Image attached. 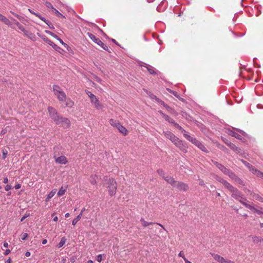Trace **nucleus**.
Segmentation results:
<instances>
[{"mask_svg":"<svg viewBox=\"0 0 263 263\" xmlns=\"http://www.w3.org/2000/svg\"><path fill=\"white\" fill-rule=\"evenodd\" d=\"M253 197L255 199L258 200L259 201L263 202V198L261 197H260L259 195H256V194H254L253 195Z\"/></svg>","mask_w":263,"mask_h":263,"instance_id":"obj_44","label":"nucleus"},{"mask_svg":"<svg viewBox=\"0 0 263 263\" xmlns=\"http://www.w3.org/2000/svg\"><path fill=\"white\" fill-rule=\"evenodd\" d=\"M157 224L159 225L162 228V229H160V230H159L160 233H162L163 230L166 231V230L165 229V228L163 227V226L162 224H161L160 223H157Z\"/></svg>","mask_w":263,"mask_h":263,"instance_id":"obj_59","label":"nucleus"},{"mask_svg":"<svg viewBox=\"0 0 263 263\" xmlns=\"http://www.w3.org/2000/svg\"><path fill=\"white\" fill-rule=\"evenodd\" d=\"M109 123L111 125V126L115 127L117 128H118V125H120V123L119 122H118L112 119H110Z\"/></svg>","mask_w":263,"mask_h":263,"instance_id":"obj_29","label":"nucleus"},{"mask_svg":"<svg viewBox=\"0 0 263 263\" xmlns=\"http://www.w3.org/2000/svg\"><path fill=\"white\" fill-rule=\"evenodd\" d=\"M251 211L259 215H261V217L263 218V209L258 210L253 206Z\"/></svg>","mask_w":263,"mask_h":263,"instance_id":"obj_30","label":"nucleus"},{"mask_svg":"<svg viewBox=\"0 0 263 263\" xmlns=\"http://www.w3.org/2000/svg\"><path fill=\"white\" fill-rule=\"evenodd\" d=\"M164 179L172 186H174L177 181L175 180L174 178L170 176H166Z\"/></svg>","mask_w":263,"mask_h":263,"instance_id":"obj_16","label":"nucleus"},{"mask_svg":"<svg viewBox=\"0 0 263 263\" xmlns=\"http://www.w3.org/2000/svg\"><path fill=\"white\" fill-rule=\"evenodd\" d=\"M59 125L62 126L64 128H69L70 126V121L68 118L62 117L59 121Z\"/></svg>","mask_w":263,"mask_h":263,"instance_id":"obj_11","label":"nucleus"},{"mask_svg":"<svg viewBox=\"0 0 263 263\" xmlns=\"http://www.w3.org/2000/svg\"><path fill=\"white\" fill-rule=\"evenodd\" d=\"M166 89L169 92L174 95L176 97H177L178 99H180L179 96L178 95V93L177 92L173 91L169 88H167Z\"/></svg>","mask_w":263,"mask_h":263,"instance_id":"obj_40","label":"nucleus"},{"mask_svg":"<svg viewBox=\"0 0 263 263\" xmlns=\"http://www.w3.org/2000/svg\"><path fill=\"white\" fill-rule=\"evenodd\" d=\"M91 103L95 105L97 109L101 110L103 108V105L100 102L96 97L91 100Z\"/></svg>","mask_w":263,"mask_h":263,"instance_id":"obj_13","label":"nucleus"},{"mask_svg":"<svg viewBox=\"0 0 263 263\" xmlns=\"http://www.w3.org/2000/svg\"><path fill=\"white\" fill-rule=\"evenodd\" d=\"M51 36L58 40V39H60V37L57 35L54 34V33H52V35H51Z\"/></svg>","mask_w":263,"mask_h":263,"instance_id":"obj_63","label":"nucleus"},{"mask_svg":"<svg viewBox=\"0 0 263 263\" xmlns=\"http://www.w3.org/2000/svg\"><path fill=\"white\" fill-rule=\"evenodd\" d=\"M117 129L119 130V131L121 133H122L124 135H127V129L124 126H123L121 124H120V125H118Z\"/></svg>","mask_w":263,"mask_h":263,"instance_id":"obj_23","label":"nucleus"},{"mask_svg":"<svg viewBox=\"0 0 263 263\" xmlns=\"http://www.w3.org/2000/svg\"><path fill=\"white\" fill-rule=\"evenodd\" d=\"M21 185L20 184H19V183L16 184L15 185V186H14V187H15V189L16 190H18V189H20V188H21Z\"/></svg>","mask_w":263,"mask_h":263,"instance_id":"obj_61","label":"nucleus"},{"mask_svg":"<svg viewBox=\"0 0 263 263\" xmlns=\"http://www.w3.org/2000/svg\"><path fill=\"white\" fill-rule=\"evenodd\" d=\"M234 129H235V130H236L237 132L239 133L240 134H241L242 135L244 136L245 137L249 138V136H248V135L245 132H244L243 130H241V129H238V128H234Z\"/></svg>","mask_w":263,"mask_h":263,"instance_id":"obj_39","label":"nucleus"},{"mask_svg":"<svg viewBox=\"0 0 263 263\" xmlns=\"http://www.w3.org/2000/svg\"><path fill=\"white\" fill-rule=\"evenodd\" d=\"M173 125H174V126L178 128L179 130H180L181 131L182 133H183V134L184 133H187L185 130L182 128L178 123H176L175 122H174V123L173 124Z\"/></svg>","mask_w":263,"mask_h":263,"instance_id":"obj_37","label":"nucleus"},{"mask_svg":"<svg viewBox=\"0 0 263 263\" xmlns=\"http://www.w3.org/2000/svg\"><path fill=\"white\" fill-rule=\"evenodd\" d=\"M53 91L59 101L64 102L66 100V93L60 86L57 85H53Z\"/></svg>","mask_w":263,"mask_h":263,"instance_id":"obj_3","label":"nucleus"},{"mask_svg":"<svg viewBox=\"0 0 263 263\" xmlns=\"http://www.w3.org/2000/svg\"><path fill=\"white\" fill-rule=\"evenodd\" d=\"M233 180L238 184L242 183V181L238 176H236Z\"/></svg>","mask_w":263,"mask_h":263,"instance_id":"obj_49","label":"nucleus"},{"mask_svg":"<svg viewBox=\"0 0 263 263\" xmlns=\"http://www.w3.org/2000/svg\"><path fill=\"white\" fill-rule=\"evenodd\" d=\"M56 193V190H52L47 196L46 198V201H48L50 198H51Z\"/></svg>","mask_w":263,"mask_h":263,"instance_id":"obj_28","label":"nucleus"},{"mask_svg":"<svg viewBox=\"0 0 263 263\" xmlns=\"http://www.w3.org/2000/svg\"><path fill=\"white\" fill-rule=\"evenodd\" d=\"M0 21L9 26H11L12 23L6 16L0 13Z\"/></svg>","mask_w":263,"mask_h":263,"instance_id":"obj_18","label":"nucleus"},{"mask_svg":"<svg viewBox=\"0 0 263 263\" xmlns=\"http://www.w3.org/2000/svg\"><path fill=\"white\" fill-rule=\"evenodd\" d=\"M42 38L43 39V40L46 42L48 44L50 45L52 47V48L57 51L60 52V50H61V48L59 47L58 45H57L55 44H54L53 42H52L51 41H50L49 39H48L47 37H46L44 35H43L42 36Z\"/></svg>","mask_w":263,"mask_h":263,"instance_id":"obj_12","label":"nucleus"},{"mask_svg":"<svg viewBox=\"0 0 263 263\" xmlns=\"http://www.w3.org/2000/svg\"><path fill=\"white\" fill-rule=\"evenodd\" d=\"M29 216H30V214L29 213H26L25 214V215L22 217V218L21 219V221H23L26 218L28 217Z\"/></svg>","mask_w":263,"mask_h":263,"instance_id":"obj_52","label":"nucleus"},{"mask_svg":"<svg viewBox=\"0 0 263 263\" xmlns=\"http://www.w3.org/2000/svg\"><path fill=\"white\" fill-rule=\"evenodd\" d=\"M174 187H176L180 191L183 192L187 191L189 189L187 184L180 181H177Z\"/></svg>","mask_w":263,"mask_h":263,"instance_id":"obj_9","label":"nucleus"},{"mask_svg":"<svg viewBox=\"0 0 263 263\" xmlns=\"http://www.w3.org/2000/svg\"><path fill=\"white\" fill-rule=\"evenodd\" d=\"M212 162L213 163L216 165L217 167L218 166V165H219L220 163H218V162L217 161H214V160H212Z\"/></svg>","mask_w":263,"mask_h":263,"instance_id":"obj_62","label":"nucleus"},{"mask_svg":"<svg viewBox=\"0 0 263 263\" xmlns=\"http://www.w3.org/2000/svg\"><path fill=\"white\" fill-rule=\"evenodd\" d=\"M27 37L32 40H34L35 39V35L32 33H29Z\"/></svg>","mask_w":263,"mask_h":263,"instance_id":"obj_55","label":"nucleus"},{"mask_svg":"<svg viewBox=\"0 0 263 263\" xmlns=\"http://www.w3.org/2000/svg\"><path fill=\"white\" fill-rule=\"evenodd\" d=\"M8 182V179L7 177L4 178V180H3V183L6 184Z\"/></svg>","mask_w":263,"mask_h":263,"instance_id":"obj_64","label":"nucleus"},{"mask_svg":"<svg viewBox=\"0 0 263 263\" xmlns=\"http://www.w3.org/2000/svg\"><path fill=\"white\" fill-rule=\"evenodd\" d=\"M159 112L162 115V116L164 118V119L170 123L173 124L174 123L175 121L170 117L168 115L164 114L162 111H159Z\"/></svg>","mask_w":263,"mask_h":263,"instance_id":"obj_17","label":"nucleus"},{"mask_svg":"<svg viewBox=\"0 0 263 263\" xmlns=\"http://www.w3.org/2000/svg\"><path fill=\"white\" fill-rule=\"evenodd\" d=\"M229 147L231 149H232V150H233L234 151H235V152H236L237 153H239L240 152L241 149L239 147L236 146V145L232 143L229 144Z\"/></svg>","mask_w":263,"mask_h":263,"instance_id":"obj_22","label":"nucleus"},{"mask_svg":"<svg viewBox=\"0 0 263 263\" xmlns=\"http://www.w3.org/2000/svg\"><path fill=\"white\" fill-rule=\"evenodd\" d=\"M218 168L224 174L227 173V172L229 170L228 168H226L224 165H223L221 163L219 165H218Z\"/></svg>","mask_w":263,"mask_h":263,"instance_id":"obj_32","label":"nucleus"},{"mask_svg":"<svg viewBox=\"0 0 263 263\" xmlns=\"http://www.w3.org/2000/svg\"><path fill=\"white\" fill-rule=\"evenodd\" d=\"M58 41L60 42V43L65 48H67V49L69 51V48H70L69 47V46L66 44L65 43V42H64L62 40H61L60 38V39H58Z\"/></svg>","mask_w":263,"mask_h":263,"instance_id":"obj_41","label":"nucleus"},{"mask_svg":"<svg viewBox=\"0 0 263 263\" xmlns=\"http://www.w3.org/2000/svg\"><path fill=\"white\" fill-rule=\"evenodd\" d=\"M157 173L161 176L163 179L165 177V173L162 169H159L157 170Z\"/></svg>","mask_w":263,"mask_h":263,"instance_id":"obj_42","label":"nucleus"},{"mask_svg":"<svg viewBox=\"0 0 263 263\" xmlns=\"http://www.w3.org/2000/svg\"><path fill=\"white\" fill-rule=\"evenodd\" d=\"M163 134L168 139H169L173 144L176 140H177L178 137H177L173 133L167 130L163 131Z\"/></svg>","mask_w":263,"mask_h":263,"instance_id":"obj_10","label":"nucleus"},{"mask_svg":"<svg viewBox=\"0 0 263 263\" xmlns=\"http://www.w3.org/2000/svg\"><path fill=\"white\" fill-rule=\"evenodd\" d=\"M243 200H244L243 199H240L239 200V202L242 204L243 205H245L246 208L249 209L250 210H252L253 206H252V205H250L247 203H246V202L243 201Z\"/></svg>","mask_w":263,"mask_h":263,"instance_id":"obj_33","label":"nucleus"},{"mask_svg":"<svg viewBox=\"0 0 263 263\" xmlns=\"http://www.w3.org/2000/svg\"><path fill=\"white\" fill-rule=\"evenodd\" d=\"M85 211V208H83L81 213L77 216V217L74 218L73 220H72V224L73 226L76 225V223L80 220V219L81 218V217L82 216V214L83 213V212Z\"/></svg>","mask_w":263,"mask_h":263,"instance_id":"obj_20","label":"nucleus"},{"mask_svg":"<svg viewBox=\"0 0 263 263\" xmlns=\"http://www.w3.org/2000/svg\"><path fill=\"white\" fill-rule=\"evenodd\" d=\"M145 67L147 68V70L151 74H156V69L153 67H152L150 65H146Z\"/></svg>","mask_w":263,"mask_h":263,"instance_id":"obj_25","label":"nucleus"},{"mask_svg":"<svg viewBox=\"0 0 263 263\" xmlns=\"http://www.w3.org/2000/svg\"><path fill=\"white\" fill-rule=\"evenodd\" d=\"M28 236V235L27 233H22L20 236H21V238L22 239V240H24L27 238Z\"/></svg>","mask_w":263,"mask_h":263,"instance_id":"obj_50","label":"nucleus"},{"mask_svg":"<svg viewBox=\"0 0 263 263\" xmlns=\"http://www.w3.org/2000/svg\"><path fill=\"white\" fill-rule=\"evenodd\" d=\"M263 239H262L260 237H258L257 236H252V240L253 242L255 243H261V240H262Z\"/></svg>","mask_w":263,"mask_h":263,"instance_id":"obj_24","label":"nucleus"},{"mask_svg":"<svg viewBox=\"0 0 263 263\" xmlns=\"http://www.w3.org/2000/svg\"><path fill=\"white\" fill-rule=\"evenodd\" d=\"M229 134L230 135L232 136V137H235L237 139L243 141V139H242L241 136L239 134H238L237 133H236L232 130H229Z\"/></svg>","mask_w":263,"mask_h":263,"instance_id":"obj_19","label":"nucleus"},{"mask_svg":"<svg viewBox=\"0 0 263 263\" xmlns=\"http://www.w3.org/2000/svg\"><path fill=\"white\" fill-rule=\"evenodd\" d=\"M40 19L43 22H44L46 24H48V23H49V21L48 20H47L44 17L41 16V18Z\"/></svg>","mask_w":263,"mask_h":263,"instance_id":"obj_57","label":"nucleus"},{"mask_svg":"<svg viewBox=\"0 0 263 263\" xmlns=\"http://www.w3.org/2000/svg\"><path fill=\"white\" fill-rule=\"evenodd\" d=\"M212 256L214 259L219 263H235L234 261L227 258H224L222 256L217 254H212Z\"/></svg>","mask_w":263,"mask_h":263,"instance_id":"obj_7","label":"nucleus"},{"mask_svg":"<svg viewBox=\"0 0 263 263\" xmlns=\"http://www.w3.org/2000/svg\"><path fill=\"white\" fill-rule=\"evenodd\" d=\"M66 241V239L65 237H63L61 238L60 242L58 244V247L59 248H61L63 246V245L65 243Z\"/></svg>","mask_w":263,"mask_h":263,"instance_id":"obj_35","label":"nucleus"},{"mask_svg":"<svg viewBox=\"0 0 263 263\" xmlns=\"http://www.w3.org/2000/svg\"><path fill=\"white\" fill-rule=\"evenodd\" d=\"M48 111L51 119L55 122L57 125H59V121L62 117L60 116L57 110L52 107H48Z\"/></svg>","mask_w":263,"mask_h":263,"instance_id":"obj_4","label":"nucleus"},{"mask_svg":"<svg viewBox=\"0 0 263 263\" xmlns=\"http://www.w3.org/2000/svg\"><path fill=\"white\" fill-rule=\"evenodd\" d=\"M86 93L88 96V97L90 98V101L96 97V96L93 93H92L91 92H90L88 90L86 91Z\"/></svg>","mask_w":263,"mask_h":263,"instance_id":"obj_43","label":"nucleus"},{"mask_svg":"<svg viewBox=\"0 0 263 263\" xmlns=\"http://www.w3.org/2000/svg\"><path fill=\"white\" fill-rule=\"evenodd\" d=\"M98 178V176L97 175H91L89 178V181L92 184H96L97 182V179Z\"/></svg>","mask_w":263,"mask_h":263,"instance_id":"obj_21","label":"nucleus"},{"mask_svg":"<svg viewBox=\"0 0 263 263\" xmlns=\"http://www.w3.org/2000/svg\"><path fill=\"white\" fill-rule=\"evenodd\" d=\"M227 189L232 193V197L235 198L236 200L238 201H239L240 199H243L245 201L247 200L246 198L243 197V195L241 193L231 184H230Z\"/></svg>","mask_w":263,"mask_h":263,"instance_id":"obj_5","label":"nucleus"},{"mask_svg":"<svg viewBox=\"0 0 263 263\" xmlns=\"http://www.w3.org/2000/svg\"><path fill=\"white\" fill-rule=\"evenodd\" d=\"M250 171H251L253 174H255L258 170H257L255 167L251 165V167L249 168Z\"/></svg>","mask_w":263,"mask_h":263,"instance_id":"obj_45","label":"nucleus"},{"mask_svg":"<svg viewBox=\"0 0 263 263\" xmlns=\"http://www.w3.org/2000/svg\"><path fill=\"white\" fill-rule=\"evenodd\" d=\"M55 162L60 164H65L68 162L66 157L64 156H62L55 159Z\"/></svg>","mask_w":263,"mask_h":263,"instance_id":"obj_15","label":"nucleus"},{"mask_svg":"<svg viewBox=\"0 0 263 263\" xmlns=\"http://www.w3.org/2000/svg\"><path fill=\"white\" fill-rule=\"evenodd\" d=\"M45 6L48 8H51L52 9V10H53V9H55L53 7L52 4L48 2H46L45 4Z\"/></svg>","mask_w":263,"mask_h":263,"instance_id":"obj_51","label":"nucleus"},{"mask_svg":"<svg viewBox=\"0 0 263 263\" xmlns=\"http://www.w3.org/2000/svg\"><path fill=\"white\" fill-rule=\"evenodd\" d=\"M174 144L178 147L181 151L183 152H187V145L184 141L180 140L178 138H177V140H176L174 143Z\"/></svg>","mask_w":263,"mask_h":263,"instance_id":"obj_8","label":"nucleus"},{"mask_svg":"<svg viewBox=\"0 0 263 263\" xmlns=\"http://www.w3.org/2000/svg\"><path fill=\"white\" fill-rule=\"evenodd\" d=\"M97 260L99 262H101L102 260V254H99L97 256Z\"/></svg>","mask_w":263,"mask_h":263,"instance_id":"obj_54","label":"nucleus"},{"mask_svg":"<svg viewBox=\"0 0 263 263\" xmlns=\"http://www.w3.org/2000/svg\"><path fill=\"white\" fill-rule=\"evenodd\" d=\"M183 136L189 141L192 142L194 145H196L199 149H200L202 151L204 152H207V149L206 147L204 146V145L198 141L196 138L191 137L187 133H184Z\"/></svg>","mask_w":263,"mask_h":263,"instance_id":"obj_1","label":"nucleus"},{"mask_svg":"<svg viewBox=\"0 0 263 263\" xmlns=\"http://www.w3.org/2000/svg\"><path fill=\"white\" fill-rule=\"evenodd\" d=\"M162 104L169 112H172L174 111L169 106L166 104L163 101H161Z\"/></svg>","mask_w":263,"mask_h":263,"instance_id":"obj_36","label":"nucleus"},{"mask_svg":"<svg viewBox=\"0 0 263 263\" xmlns=\"http://www.w3.org/2000/svg\"><path fill=\"white\" fill-rule=\"evenodd\" d=\"M106 187L108 189L109 194L110 196L115 195L117 190V183L113 178H109L106 180Z\"/></svg>","mask_w":263,"mask_h":263,"instance_id":"obj_2","label":"nucleus"},{"mask_svg":"<svg viewBox=\"0 0 263 263\" xmlns=\"http://www.w3.org/2000/svg\"><path fill=\"white\" fill-rule=\"evenodd\" d=\"M140 221L142 222V225L144 227H147L149 225H151V224H155L154 223H153V222H148L145 221L143 218H141Z\"/></svg>","mask_w":263,"mask_h":263,"instance_id":"obj_38","label":"nucleus"},{"mask_svg":"<svg viewBox=\"0 0 263 263\" xmlns=\"http://www.w3.org/2000/svg\"><path fill=\"white\" fill-rule=\"evenodd\" d=\"M255 175L258 177L263 179V173L261 172L260 171L258 170Z\"/></svg>","mask_w":263,"mask_h":263,"instance_id":"obj_48","label":"nucleus"},{"mask_svg":"<svg viewBox=\"0 0 263 263\" xmlns=\"http://www.w3.org/2000/svg\"><path fill=\"white\" fill-rule=\"evenodd\" d=\"M225 175H227L229 176V177L231 178L232 180H234L235 177L237 176L234 172H233L230 170H228L227 173L225 174Z\"/></svg>","mask_w":263,"mask_h":263,"instance_id":"obj_26","label":"nucleus"},{"mask_svg":"<svg viewBox=\"0 0 263 263\" xmlns=\"http://www.w3.org/2000/svg\"><path fill=\"white\" fill-rule=\"evenodd\" d=\"M7 133V129H3L1 132H0V135H4V134H5L6 133Z\"/></svg>","mask_w":263,"mask_h":263,"instance_id":"obj_60","label":"nucleus"},{"mask_svg":"<svg viewBox=\"0 0 263 263\" xmlns=\"http://www.w3.org/2000/svg\"><path fill=\"white\" fill-rule=\"evenodd\" d=\"M66 191V187H64L62 186L60 189L59 191L58 192V196L59 197H60V196L63 195L65 193Z\"/></svg>","mask_w":263,"mask_h":263,"instance_id":"obj_31","label":"nucleus"},{"mask_svg":"<svg viewBox=\"0 0 263 263\" xmlns=\"http://www.w3.org/2000/svg\"><path fill=\"white\" fill-rule=\"evenodd\" d=\"M65 101H66V102H65L66 106L69 107V108H71L73 106L74 103L70 99H68L67 100L66 99V100Z\"/></svg>","mask_w":263,"mask_h":263,"instance_id":"obj_27","label":"nucleus"},{"mask_svg":"<svg viewBox=\"0 0 263 263\" xmlns=\"http://www.w3.org/2000/svg\"><path fill=\"white\" fill-rule=\"evenodd\" d=\"M87 34L90 39L95 43L100 46L105 50L108 51L107 46L104 44L99 38H97L95 35L91 33H88Z\"/></svg>","mask_w":263,"mask_h":263,"instance_id":"obj_6","label":"nucleus"},{"mask_svg":"<svg viewBox=\"0 0 263 263\" xmlns=\"http://www.w3.org/2000/svg\"><path fill=\"white\" fill-rule=\"evenodd\" d=\"M178 255L179 257H182L183 258V259H184V258H186L184 256V254L183 251H180V253H179Z\"/></svg>","mask_w":263,"mask_h":263,"instance_id":"obj_58","label":"nucleus"},{"mask_svg":"<svg viewBox=\"0 0 263 263\" xmlns=\"http://www.w3.org/2000/svg\"><path fill=\"white\" fill-rule=\"evenodd\" d=\"M53 11L59 17H65L64 16L61 14L58 10L55 9H53Z\"/></svg>","mask_w":263,"mask_h":263,"instance_id":"obj_47","label":"nucleus"},{"mask_svg":"<svg viewBox=\"0 0 263 263\" xmlns=\"http://www.w3.org/2000/svg\"><path fill=\"white\" fill-rule=\"evenodd\" d=\"M2 153H3V159H5L6 158L7 155L8 154V151L6 149H3L2 150Z\"/></svg>","mask_w":263,"mask_h":263,"instance_id":"obj_46","label":"nucleus"},{"mask_svg":"<svg viewBox=\"0 0 263 263\" xmlns=\"http://www.w3.org/2000/svg\"><path fill=\"white\" fill-rule=\"evenodd\" d=\"M241 162L243 163V164L246 166H247L248 168L251 167V166L252 165L251 164H250L249 163H248V162L243 160H241Z\"/></svg>","mask_w":263,"mask_h":263,"instance_id":"obj_53","label":"nucleus"},{"mask_svg":"<svg viewBox=\"0 0 263 263\" xmlns=\"http://www.w3.org/2000/svg\"><path fill=\"white\" fill-rule=\"evenodd\" d=\"M214 178L218 182L222 183L226 188H228L231 184H230L228 181H227L226 180L223 179V178H221L220 177L215 175Z\"/></svg>","mask_w":263,"mask_h":263,"instance_id":"obj_14","label":"nucleus"},{"mask_svg":"<svg viewBox=\"0 0 263 263\" xmlns=\"http://www.w3.org/2000/svg\"><path fill=\"white\" fill-rule=\"evenodd\" d=\"M13 20L15 22V24L20 30H21L23 32L25 31V29L23 25H22L18 22L16 21L15 19Z\"/></svg>","mask_w":263,"mask_h":263,"instance_id":"obj_34","label":"nucleus"},{"mask_svg":"<svg viewBox=\"0 0 263 263\" xmlns=\"http://www.w3.org/2000/svg\"><path fill=\"white\" fill-rule=\"evenodd\" d=\"M12 189V186L11 185L7 184L5 186V189L6 191H8Z\"/></svg>","mask_w":263,"mask_h":263,"instance_id":"obj_56","label":"nucleus"}]
</instances>
